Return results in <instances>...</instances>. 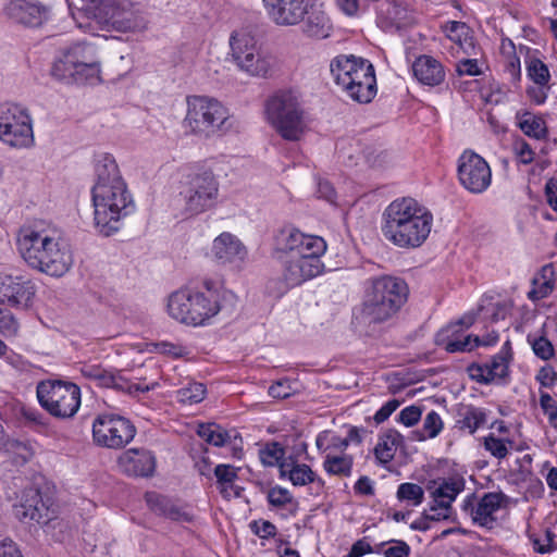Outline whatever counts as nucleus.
<instances>
[{"instance_id": "f257e3e1", "label": "nucleus", "mask_w": 557, "mask_h": 557, "mask_svg": "<svg viewBox=\"0 0 557 557\" xmlns=\"http://www.w3.org/2000/svg\"><path fill=\"white\" fill-rule=\"evenodd\" d=\"M432 223L433 216L424 207L413 198L403 197L393 200L383 211L381 231L396 247L416 249L428 239Z\"/></svg>"}, {"instance_id": "f03ea898", "label": "nucleus", "mask_w": 557, "mask_h": 557, "mask_svg": "<svg viewBox=\"0 0 557 557\" xmlns=\"http://www.w3.org/2000/svg\"><path fill=\"white\" fill-rule=\"evenodd\" d=\"M17 250L23 260L35 270L50 276L64 275L73 264L67 246L46 230L23 226L17 234Z\"/></svg>"}, {"instance_id": "7ed1b4c3", "label": "nucleus", "mask_w": 557, "mask_h": 557, "mask_svg": "<svg viewBox=\"0 0 557 557\" xmlns=\"http://www.w3.org/2000/svg\"><path fill=\"white\" fill-rule=\"evenodd\" d=\"M409 288L405 280L392 275L368 278L359 313L355 315L363 325L382 324L394 318L406 304Z\"/></svg>"}, {"instance_id": "20e7f679", "label": "nucleus", "mask_w": 557, "mask_h": 557, "mask_svg": "<svg viewBox=\"0 0 557 557\" xmlns=\"http://www.w3.org/2000/svg\"><path fill=\"white\" fill-rule=\"evenodd\" d=\"M95 224L101 234L110 236L120 230V221L135 210L125 181L112 185H94Z\"/></svg>"}, {"instance_id": "39448f33", "label": "nucleus", "mask_w": 557, "mask_h": 557, "mask_svg": "<svg viewBox=\"0 0 557 557\" xmlns=\"http://www.w3.org/2000/svg\"><path fill=\"white\" fill-rule=\"evenodd\" d=\"M180 196L187 216H195L214 207L219 196V182L211 170L191 168L180 181Z\"/></svg>"}, {"instance_id": "423d86ee", "label": "nucleus", "mask_w": 557, "mask_h": 557, "mask_svg": "<svg viewBox=\"0 0 557 557\" xmlns=\"http://www.w3.org/2000/svg\"><path fill=\"white\" fill-rule=\"evenodd\" d=\"M265 112L270 123L284 139L296 141L304 134V110L293 91L275 92L268 99Z\"/></svg>"}, {"instance_id": "0eeeda50", "label": "nucleus", "mask_w": 557, "mask_h": 557, "mask_svg": "<svg viewBox=\"0 0 557 557\" xmlns=\"http://www.w3.org/2000/svg\"><path fill=\"white\" fill-rule=\"evenodd\" d=\"M168 313L174 320L193 326L203 325L220 311L216 299L191 288H181L169 296Z\"/></svg>"}, {"instance_id": "6e6552de", "label": "nucleus", "mask_w": 557, "mask_h": 557, "mask_svg": "<svg viewBox=\"0 0 557 557\" xmlns=\"http://www.w3.org/2000/svg\"><path fill=\"white\" fill-rule=\"evenodd\" d=\"M232 58L238 69L250 76L268 77L275 65V58L258 47L253 35L245 29L234 30L230 37Z\"/></svg>"}, {"instance_id": "1a4fd4ad", "label": "nucleus", "mask_w": 557, "mask_h": 557, "mask_svg": "<svg viewBox=\"0 0 557 557\" xmlns=\"http://www.w3.org/2000/svg\"><path fill=\"white\" fill-rule=\"evenodd\" d=\"M36 393L39 405L59 419L73 418L81 407V388L72 382L42 381L38 383Z\"/></svg>"}, {"instance_id": "9d476101", "label": "nucleus", "mask_w": 557, "mask_h": 557, "mask_svg": "<svg viewBox=\"0 0 557 557\" xmlns=\"http://www.w3.org/2000/svg\"><path fill=\"white\" fill-rule=\"evenodd\" d=\"M323 253H305L287 257L283 261L282 278H271L267 283V292L273 297H282L289 288L301 285L320 275L324 264L320 257Z\"/></svg>"}, {"instance_id": "9b49d317", "label": "nucleus", "mask_w": 557, "mask_h": 557, "mask_svg": "<svg viewBox=\"0 0 557 557\" xmlns=\"http://www.w3.org/2000/svg\"><path fill=\"white\" fill-rule=\"evenodd\" d=\"M185 123L195 134L209 136L223 129L227 119V109L216 99L193 96L187 99Z\"/></svg>"}, {"instance_id": "f8f14e48", "label": "nucleus", "mask_w": 557, "mask_h": 557, "mask_svg": "<svg viewBox=\"0 0 557 557\" xmlns=\"http://www.w3.org/2000/svg\"><path fill=\"white\" fill-rule=\"evenodd\" d=\"M0 140L14 148L33 145V122L26 107L15 102L0 103Z\"/></svg>"}, {"instance_id": "ddd939ff", "label": "nucleus", "mask_w": 557, "mask_h": 557, "mask_svg": "<svg viewBox=\"0 0 557 557\" xmlns=\"http://www.w3.org/2000/svg\"><path fill=\"white\" fill-rule=\"evenodd\" d=\"M136 433L133 422L120 414L104 412L98 414L92 422V440L100 447L124 448Z\"/></svg>"}, {"instance_id": "4468645a", "label": "nucleus", "mask_w": 557, "mask_h": 557, "mask_svg": "<svg viewBox=\"0 0 557 557\" xmlns=\"http://www.w3.org/2000/svg\"><path fill=\"white\" fill-rule=\"evenodd\" d=\"M508 500L509 497L503 492L485 493L479 500L472 493L463 499L461 508L475 525L491 530L497 522L495 512L505 507Z\"/></svg>"}, {"instance_id": "2eb2a0df", "label": "nucleus", "mask_w": 557, "mask_h": 557, "mask_svg": "<svg viewBox=\"0 0 557 557\" xmlns=\"http://www.w3.org/2000/svg\"><path fill=\"white\" fill-rule=\"evenodd\" d=\"M458 177L467 190L481 194L491 185L492 172L481 156L473 151H465L458 161Z\"/></svg>"}, {"instance_id": "dca6fc26", "label": "nucleus", "mask_w": 557, "mask_h": 557, "mask_svg": "<svg viewBox=\"0 0 557 557\" xmlns=\"http://www.w3.org/2000/svg\"><path fill=\"white\" fill-rule=\"evenodd\" d=\"M275 250L287 257L305 253H324L326 243L320 236L307 235L294 227H284L275 236Z\"/></svg>"}, {"instance_id": "f3484780", "label": "nucleus", "mask_w": 557, "mask_h": 557, "mask_svg": "<svg viewBox=\"0 0 557 557\" xmlns=\"http://www.w3.org/2000/svg\"><path fill=\"white\" fill-rule=\"evenodd\" d=\"M50 499H44L39 488L28 487L22 492L18 503L13 506L15 518L23 522L47 524L53 518Z\"/></svg>"}, {"instance_id": "a211bd4d", "label": "nucleus", "mask_w": 557, "mask_h": 557, "mask_svg": "<svg viewBox=\"0 0 557 557\" xmlns=\"http://www.w3.org/2000/svg\"><path fill=\"white\" fill-rule=\"evenodd\" d=\"M320 0H265L270 17L282 26L297 25Z\"/></svg>"}, {"instance_id": "6ab92c4d", "label": "nucleus", "mask_w": 557, "mask_h": 557, "mask_svg": "<svg viewBox=\"0 0 557 557\" xmlns=\"http://www.w3.org/2000/svg\"><path fill=\"white\" fill-rule=\"evenodd\" d=\"M35 296V285L22 276L0 273V302L14 308H28Z\"/></svg>"}, {"instance_id": "aec40b11", "label": "nucleus", "mask_w": 557, "mask_h": 557, "mask_svg": "<svg viewBox=\"0 0 557 557\" xmlns=\"http://www.w3.org/2000/svg\"><path fill=\"white\" fill-rule=\"evenodd\" d=\"M95 49L85 44H75L62 51L51 67V75L59 81H69L73 76L71 70L78 69V65L95 61Z\"/></svg>"}, {"instance_id": "412c9836", "label": "nucleus", "mask_w": 557, "mask_h": 557, "mask_svg": "<svg viewBox=\"0 0 557 557\" xmlns=\"http://www.w3.org/2000/svg\"><path fill=\"white\" fill-rule=\"evenodd\" d=\"M359 64H361L359 70L342 88L352 100L359 103H369L377 91L375 70L369 60L359 62Z\"/></svg>"}, {"instance_id": "4be33fe9", "label": "nucleus", "mask_w": 557, "mask_h": 557, "mask_svg": "<svg viewBox=\"0 0 557 557\" xmlns=\"http://www.w3.org/2000/svg\"><path fill=\"white\" fill-rule=\"evenodd\" d=\"M156 456L146 448H131L117 458L120 470L127 476L149 478L156 470Z\"/></svg>"}, {"instance_id": "5701e85b", "label": "nucleus", "mask_w": 557, "mask_h": 557, "mask_svg": "<svg viewBox=\"0 0 557 557\" xmlns=\"http://www.w3.org/2000/svg\"><path fill=\"white\" fill-rule=\"evenodd\" d=\"M5 10L12 21L27 27H39L49 20V8L30 0H12Z\"/></svg>"}, {"instance_id": "b1692460", "label": "nucleus", "mask_w": 557, "mask_h": 557, "mask_svg": "<svg viewBox=\"0 0 557 557\" xmlns=\"http://www.w3.org/2000/svg\"><path fill=\"white\" fill-rule=\"evenodd\" d=\"M211 252L220 264H233L239 268L247 258V249L233 234L224 232L212 243Z\"/></svg>"}, {"instance_id": "393cba45", "label": "nucleus", "mask_w": 557, "mask_h": 557, "mask_svg": "<svg viewBox=\"0 0 557 557\" xmlns=\"http://www.w3.org/2000/svg\"><path fill=\"white\" fill-rule=\"evenodd\" d=\"M412 73L420 84L429 87L442 85L446 77L443 64L428 54H421L413 61Z\"/></svg>"}, {"instance_id": "a878e982", "label": "nucleus", "mask_w": 557, "mask_h": 557, "mask_svg": "<svg viewBox=\"0 0 557 557\" xmlns=\"http://www.w3.org/2000/svg\"><path fill=\"white\" fill-rule=\"evenodd\" d=\"M411 22V12L401 2L386 1L381 4L377 12V25L385 30L400 29Z\"/></svg>"}, {"instance_id": "bb28decb", "label": "nucleus", "mask_w": 557, "mask_h": 557, "mask_svg": "<svg viewBox=\"0 0 557 557\" xmlns=\"http://www.w3.org/2000/svg\"><path fill=\"white\" fill-rule=\"evenodd\" d=\"M465 485L466 481L460 475L441 480L438 486L432 492L435 504L430 507V511L451 510L453 502L465 490Z\"/></svg>"}, {"instance_id": "cd10ccee", "label": "nucleus", "mask_w": 557, "mask_h": 557, "mask_svg": "<svg viewBox=\"0 0 557 557\" xmlns=\"http://www.w3.org/2000/svg\"><path fill=\"white\" fill-rule=\"evenodd\" d=\"M146 502L151 511L172 521H191V516L184 511L173 499L156 492L146 493Z\"/></svg>"}, {"instance_id": "c85d7f7f", "label": "nucleus", "mask_w": 557, "mask_h": 557, "mask_svg": "<svg viewBox=\"0 0 557 557\" xmlns=\"http://www.w3.org/2000/svg\"><path fill=\"white\" fill-rule=\"evenodd\" d=\"M280 476L288 478L295 486H304L313 483L318 488L322 490L325 486V481L318 476L310 466L306 463H290L282 461L280 465Z\"/></svg>"}, {"instance_id": "c756f323", "label": "nucleus", "mask_w": 557, "mask_h": 557, "mask_svg": "<svg viewBox=\"0 0 557 557\" xmlns=\"http://www.w3.org/2000/svg\"><path fill=\"white\" fill-rule=\"evenodd\" d=\"M300 23L302 33L313 39L327 38L332 30L331 20L321 9V2L308 12Z\"/></svg>"}, {"instance_id": "7c9ffc66", "label": "nucleus", "mask_w": 557, "mask_h": 557, "mask_svg": "<svg viewBox=\"0 0 557 557\" xmlns=\"http://www.w3.org/2000/svg\"><path fill=\"white\" fill-rule=\"evenodd\" d=\"M436 344L450 354L470 352L476 348L474 335L469 334L462 337L460 331H454L451 327H444L438 332Z\"/></svg>"}, {"instance_id": "2f4dec72", "label": "nucleus", "mask_w": 557, "mask_h": 557, "mask_svg": "<svg viewBox=\"0 0 557 557\" xmlns=\"http://www.w3.org/2000/svg\"><path fill=\"white\" fill-rule=\"evenodd\" d=\"M404 444V436L396 430L389 429L379 437L374 447V456L380 465L389 463L399 446Z\"/></svg>"}, {"instance_id": "473e14b6", "label": "nucleus", "mask_w": 557, "mask_h": 557, "mask_svg": "<svg viewBox=\"0 0 557 557\" xmlns=\"http://www.w3.org/2000/svg\"><path fill=\"white\" fill-rule=\"evenodd\" d=\"M95 185H112L124 181L115 159L109 153H101L95 160Z\"/></svg>"}, {"instance_id": "72a5a7b5", "label": "nucleus", "mask_w": 557, "mask_h": 557, "mask_svg": "<svg viewBox=\"0 0 557 557\" xmlns=\"http://www.w3.org/2000/svg\"><path fill=\"white\" fill-rule=\"evenodd\" d=\"M367 59L350 55H338L331 62V73L335 83L343 87L346 82L350 81L359 70V62H366Z\"/></svg>"}, {"instance_id": "f704fd0d", "label": "nucleus", "mask_w": 557, "mask_h": 557, "mask_svg": "<svg viewBox=\"0 0 557 557\" xmlns=\"http://www.w3.org/2000/svg\"><path fill=\"white\" fill-rule=\"evenodd\" d=\"M517 125L524 135L534 139H545L548 131L544 119L531 112L517 113Z\"/></svg>"}, {"instance_id": "c9c22d12", "label": "nucleus", "mask_w": 557, "mask_h": 557, "mask_svg": "<svg viewBox=\"0 0 557 557\" xmlns=\"http://www.w3.org/2000/svg\"><path fill=\"white\" fill-rule=\"evenodd\" d=\"M232 432L233 430H226L214 422L199 423L196 431L200 438L215 447L226 446L231 441Z\"/></svg>"}, {"instance_id": "e433bc0d", "label": "nucleus", "mask_w": 557, "mask_h": 557, "mask_svg": "<svg viewBox=\"0 0 557 557\" xmlns=\"http://www.w3.org/2000/svg\"><path fill=\"white\" fill-rule=\"evenodd\" d=\"M239 470V467L228 463H220L214 467L212 473L215 478L216 488L224 499H231V487H234Z\"/></svg>"}, {"instance_id": "4c0bfd02", "label": "nucleus", "mask_w": 557, "mask_h": 557, "mask_svg": "<svg viewBox=\"0 0 557 557\" xmlns=\"http://www.w3.org/2000/svg\"><path fill=\"white\" fill-rule=\"evenodd\" d=\"M354 457L348 454H326L323 469L329 475L348 478L352 473Z\"/></svg>"}, {"instance_id": "58836bf2", "label": "nucleus", "mask_w": 557, "mask_h": 557, "mask_svg": "<svg viewBox=\"0 0 557 557\" xmlns=\"http://www.w3.org/2000/svg\"><path fill=\"white\" fill-rule=\"evenodd\" d=\"M445 29L448 33L449 39L457 42L467 54H470L469 49L475 48L473 37L471 35L472 32L466 23L450 21L447 23Z\"/></svg>"}, {"instance_id": "ea45409f", "label": "nucleus", "mask_w": 557, "mask_h": 557, "mask_svg": "<svg viewBox=\"0 0 557 557\" xmlns=\"http://www.w3.org/2000/svg\"><path fill=\"white\" fill-rule=\"evenodd\" d=\"M71 74L73 76L69 77V81H64L65 83L95 85L101 81L100 64L97 60L78 65V69L71 70Z\"/></svg>"}, {"instance_id": "a19ab883", "label": "nucleus", "mask_w": 557, "mask_h": 557, "mask_svg": "<svg viewBox=\"0 0 557 557\" xmlns=\"http://www.w3.org/2000/svg\"><path fill=\"white\" fill-rule=\"evenodd\" d=\"M457 425L461 430H469L473 434L479 428L486 422V413L484 409L474 406H467L463 411L459 413Z\"/></svg>"}, {"instance_id": "79ce46f5", "label": "nucleus", "mask_w": 557, "mask_h": 557, "mask_svg": "<svg viewBox=\"0 0 557 557\" xmlns=\"http://www.w3.org/2000/svg\"><path fill=\"white\" fill-rule=\"evenodd\" d=\"M528 536L534 552L539 554H548L557 548L556 534L549 528L540 533L529 532Z\"/></svg>"}, {"instance_id": "37998d69", "label": "nucleus", "mask_w": 557, "mask_h": 557, "mask_svg": "<svg viewBox=\"0 0 557 557\" xmlns=\"http://www.w3.org/2000/svg\"><path fill=\"white\" fill-rule=\"evenodd\" d=\"M13 453V462L16 466H24L36 454V443L33 441L14 440L10 443Z\"/></svg>"}, {"instance_id": "c03bdc74", "label": "nucleus", "mask_w": 557, "mask_h": 557, "mask_svg": "<svg viewBox=\"0 0 557 557\" xmlns=\"http://www.w3.org/2000/svg\"><path fill=\"white\" fill-rule=\"evenodd\" d=\"M207 388L202 383L194 382L176 391V399L184 405L199 404L206 396Z\"/></svg>"}, {"instance_id": "a18cd8bd", "label": "nucleus", "mask_w": 557, "mask_h": 557, "mask_svg": "<svg viewBox=\"0 0 557 557\" xmlns=\"http://www.w3.org/2000/svg\"><path fill=\"white\" fill-rule=\"evenodd\" d=\"M285 449L278 442H269L262 448L259 449V458L262 465L267 467H274L282 463L281 460L284 458Z\"/></svg>"}, {"instance_id": "49530a36", "label": "nucleus", "mask_w": 557, "mask_h": 557, "mask_svg": "<svg viewBox=\"0 0 557 557\" xmlns=\"http://www.w3.org/2000/svg\"><path fill=\"white\" fill-rule=\"evenodd\" d=\"M400 502H409L412 506H419L424 499L423 488L416 483H401L396 493Z\"/></svg>"}, {"instance_id": "de8ad7c7", "label": "nucleus", "mask_w": 557, "mask_h": 557, "mask_svg": "<svg viewBox=\"0 0 557 557\" xmlns=\"http://www.w3.org/2000/svg\"><path fill=\"white\" fill-rule=\"evenodd\" d=\"M527 339L534 355L540 359L549 360L554 357V346L546 336L534 337L532 334H529Z\"/></svg>"}, {"instance_id": "09e8293b", "label": "nucleus", "mask_w": 557, "mask_h": 557, "mask_svg": "<svg viewBox=\"0 0 557 557\" xmlns=\"http://www.w3.org/2000/svg\"><path fill=\"white\" fill-rule=\"evenodd\" d=\"M528 75L530 78L540 86L548 84L550 74L547 65L540 59H533L528 65Z\"/></svg>"}, {"instance_id": "8fccbe9b", "label": "nucleus", "mask_w": 557, "mask_h": 557, "mask_svg": "<svg viewBox=\"0 0 557 557\" xmlns=\"http://www.w3.org/2000/svg\"><path fill=\"white\" fill-rule=\"evenodd\" d=\"M267 499L272 507L283 508L288 504L294 503V497L290 492L282 486H274L268 491Z\"/></svg>"}, {"instance_id": "3c124183", "label": "nucleus", "mask_w": 557, "mask_h": 557, "mask_svg": "<svg viewBox=\"0 0 557 557\" xmlns=\"http://www.w3.org/2000/svg\"><path fill=\"white\" fill-rule=\"evenodd\" d=\"M509 362L507 359L500 356H494L490 363H486L487 373L495 380H504L509 375Z\"/></svg>"}, {"instance_id": "603ef678", "label": "nucleus", "mask_w": 557, "mask_h": 557, "mask_svg": "<svg viewBox=\"0 0 557 557\" xmlns=\"http://www.w3.org/2000/svg\"><path fill=\"white\" fill-rule=\"evenodd\" d=\"M443 425L440 414L434 410L430 411L423 421V431L426 435L421 436L420 440L436 437L443 430Z\"/></svg>"}, {"instance_id": "864d4df0", "label": "nucleus", "mask_w": 557, "mask_h": 557, "mask_svg": "<svg viewBox=\"0 0 557 557\" xmlns=\"http://www.w3.org/2000/svg\"><path fill=\"white\" fill-rule=\"evenodd\" d=\"M251 532L262 540H269L275 537L277 529L275 524L268 520H252L249 523Z\"/></svg>"}, {"instance_id": "5fc2aeb1", "label": "nucleus", "mask_w": 557, "mask_h": 557, "mask_svg": "<svg viewBox=\"0 0 557 557\" xmlns=\"http://www.w3.org/2000/svg\"><path fill=\"white\" fill-rule=\"evenodd\" d=\"M484 448L497 459H503L508 455L506 442L494 436V434H490L484 437Z\"/></svg>"}, {"instance_id": "6e6d98bb", "label": "nucleus", "mask_w": 557, "mask_h": 557, "mask_svg": "<svg viewBox=\"0 0 557 557\" xmlns=\"http://www.w3.org/2000/svg\"><path fill=\"white\" fill-rule=\"evenodd\" d=\"M540 406L547 416L550 425L557 429V403L548 393H541Z\"/></svg>"}, {"instance_id": "4d7b16f0", "label": "nucleus", "mask_w": 557, "mask_h": 557, "mask_svg": "<svg viewBox=\"0 0 557 557\" xmlns=\"http://www.w3.org/2000/svg\"><path fill=\"white\" fill-rule=\"evenodd\" d=\"M422 414V409L419 406L411 405L404 408L398 414V422L403 423L405 426H413L416 425Z\"/></svg>"}, {"instance_id": "13d9d810", "label": "nucleus", "mask_w": 557, "mask_h": 557, "mask_svg": "<svg viewBox=\"0 0 557 557\" xmlns=\"http://www.w3.org/2000/svg\"><path fill=\"white\" fill-rule=\"evenodd\" d=\"M18 324L9 310L0 308V333L5 336H12L17 333Z\"/></svg>"}, {"instance_id": "bf43d9fd", "label": "nucleus", "mask_w": 557, "mask_h": 557, "mask_svg": "<svg viewBox=\"0 0 557 557\" xmlns=\"http://www.w3.org/2000/svg\"><path fill=\"white\" fill-rule=\"evenodd\" d=\"M513 308V302L510 299L502 300L493 305L491 321L496 323L500 320H505Z\"/></svg>"}, {"instance_id": "052dcab7", "label": "nucleus", "mask_w": 557, "mask_h": 557, "mask_svg": "<svg viewBox=\"0 0 557 557\" xmlns=\"http://www.w3.org/2000/svg\"><path fill=\"white\" fill-rule=\"evenodd\" d=\"M467 370L470 379L480 384H490L493 382V376L488 375L485 364L471 363Z\"/></svg>"}, {"instance_id": "680f3d73", "label": "nucleus", "mask_w": 557, "mask_h": 557, "mask_svg": "<svg viewBox=\"0 0 557 557\" xmlns=\"http://www.w3.org/2000/svg\"><path fill=\"white\" fill-rule=\"evenodd\" d=\"M513 149L521 163L530 164L533 162L535 153L524 139L521 138L517 140L513 145Z\"/></svg>"}, {"instance_id": "e2e57ef3", "label": "nucleus", "mask_w": 557, "mask_h": 557, "mask_svg": "<svg viewBox=\"0 0 557 557\" xmlns=\"http://www.w3.org/2000/svg\"><path fill=\"white\" fill-rule=\"evenodd\" d=\"M400 401L397 399H389L386 401L374 414V421L380 424L386 421L391 414L399 407Z\"/></svg>"}, {"instance_id": "0e129e2a", "label": "nucleus", "mask_w": 557, "mask_h": 557, "mask_svg": "<svg viewBox=\"0 0 557 557\" xmlns=\"http://www.w3.org/2000/svg\"><path fill=\"white\" fill-rule=\"evenodd\" d=\"M21 413L23 418L30 424V425H39V426H46V418L42 413H40L37 409L30 408V407H22Z\"/></svg>"}, {"instance_id": "69168bd1", "label": "nucleus", "mask_w": 557, "mask_h": 557, "mask_svg": "<svg viewBox=\"0 0 557 557\" xmlns=\"http://www.w3.org/2000/svg\"><path fill=\"white\" fill-rule=\"evenodd\" d=\"M292 394V388L287 380L277 381L269 387V395L273 398L284 399Z\"/></svg>"}, {"instance_id": "338daca9", "label": "nucleus", "mask_w": 557, "mask_h": 557, "mask_svg": "<svg viewBox=\"0 0 557 557\" xmlns=\"http://www.w3.org/2000/svg\"><path fill=\"white\" fill-rule=\"evenodd\" d=\"M536 380L544 387H550L557 380V372L550 367H542L536 375Z\"/></svg>"}, {"instance_id": "774afa93", "label": "nucleus", "mask_w": 557, "mask_h": 557, "mask_svg": "<svg viewBox=\"0 0 557 557\" xmlns=\"http://www.w3.org/2000/svg\"><path fill=\"white\" fill-rule=\"evenodd\" d=\"M395 545L384 550L385 557H409L410 546L404 541H394Z\"/></svg>"}]
</instances>
